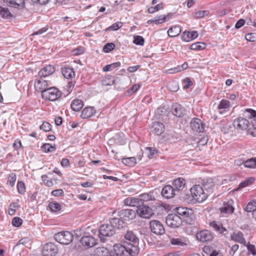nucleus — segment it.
Masks as SVG:
<instances>
[{"label":"nucleus","instance_id":"nucleus-1","mask_svg":"<svg viewBox=\"0 0 256 256\" xmlns=\"http://www.w3.org/2000/svg\"><path fill=\"white\" fill-rule=\"evenodd\" d=\"M114 250L116 256H137L140 251L134 246L131 248L130 244H116L114 246Z\"/></svg>","mask_w":256,"mask_h":256},{"label":"nucleus","instance_id":"nucleus-2","mask_svg":"<svg viewBox=\"0 0 256 256\" xmlns=\"http://www.w3.org/2000/svg\"><path fill=\"white\" fill-rule=\"evenodd\" d=\"M99 237L102 242H104L107 240V238L112 236L116 232L114 226L109 224H102L98 230Z\"/></svg>","mask_w":256,"mask_h":256},{"label":"nucleus","instance_id":"nucleus-3","mask_svg":"<svg viewBox=\"0 0 256 256\" xmlns=\"http://www.w3.org/2000/svg\"><path fill=\"white\" fill-rule=\"evenodd\" d=\"M190 192L194 198L198 202L204 201L208 197V194L206 192L202 186L196 184L190 189Z\"/></svg>","mask_w":256,"mask_h":256},{"label":"nucleus","instance_id":"nucleus-4","mask_svg":"<svg viewBox=\"0 0 256 256\" xmlns=\"http://www.w3.org/2000/svg\"><path fill=\"white\" fill-rule=\"evenodd\" d=\"M54 238L60 244L68 245L72 242L74 236L68 231H62L56 234Z\"/></svg>","mask_w":256,"mask_h":256},{"label":"nucleus","instance_id":"nucleus-5","mask_svg":"<svg viewBox=\"0 0 256 256\" xmlns=\"http://www.w3.org/2000/svg\"><path fill=\"white\" fill-rule=\"evenodd\" d=\"M60 96V92L54 87H51L42 90V96L45 100L54 101Z\"/></svg>","mask_w":256,"mask_h":256},{"label":"nucleus","instance_id":"nucleus-6","mask_svg":"<svg viewBox=\"0 0 256 256\" xmlns=\"http://www.w3.org/2000/svg\"><path fill=\"white\" fill-rule=\"evenodd\" d=\"M243 116L250 120V126L252 130L250 133L254 136H256V111L252 108H246L243 113Z\"/></svg>","mask_w":256,"mask_h":256},{"label":"nucleus","instance_id":"nucleus-7","mask_svg":"<svg viewBox=\"0 0 256 256\" xmlns=\"http://www.w3.org/2000/svg\"><path fill=\"white\" fill-rule=\"evenodd\" d=\"M125 240L128 241V242H125L126 244H130V247L136 248V249L140 251L138 244L140 240L137 236L136 234L132 230H128L124 235Z\"/></svg>","mask_w":256,"mask_h":256},{"label":"nucleus","instance_id":"nucleus-8","mask_svg":"<svg viewBox=\"0 0 256 256\" xmlns=\"http://www.w3.org/2000/svg\"><path fill=\"white\" fill-rule=\"evenodd\" d=\"M244 116L238 117L234 120L232 124L235 129L237 130H250V121Z\"/></svg>","mask_w":256,"mask_h":256},{"label":"nucleus","instance_id":"nucleus-9","mask_svg":"<svg viewBox=\"0 0 256 256\" xmlns=\"http://www.w3.org/2000/svg\"><path fill=\"white\" fill-rule=\"evenodd\" d=\"M166 222L168 226L172 228H178L182 224V218L176 214H168L166 218Z\"/></svg>","mask_w":256,"mask_h":256},{"label":"nucleus","instance_id":"nucleus-10","mask_svg":"<svg viewBox=\"0 0 256 256\" xmlns=\"http://www.w3.org/2000/svg\"><path fill=\"white\" fill-rule=\"evenodd\" d=\"M196 237L198 240L202 242H208L212 240L214 238L213 232L207 230H204L198 232Z\"/></svg>","mask_w":256,"mask_h":256},{"label":"nucleus","instance_id":"nucleus-11","mask_svg":"<svg viewBox=\"0 0 256 256\" xmlns=\"http://www.w3.org/2000/svg\"><path fill=\"white\" fill-rule=\"evenodd\" d=\"M136 211L139 216L144 218H150L154 214L152 210L146 204H140Z\"/></svg>","mask_w":256,"mask_h":256},{"label":"nucleus","instance_id":"nucleus-12","mask_svg":"<svg viewBox=\"0 0 256 256\" xmlns=\"http://www.w3.org/2000/svg\"><path fill=\"white\" fill-rule=\"evenodd\" d=\"M58 252V248L54 243L48 242L44 245L42 254L43 256H55Z\"/></svg>","mask_w":256,"mask_h":256},{"label":"nucleus","instance_id":"nucleus-13","mask_svg":"<svg viewBox=\"0 0 256 256\" xmlns=\"http://www.w3.org/2000/svg\"><path fill=\"white\" fill-rule=\"evenodd\" d=\"M150 228L152 233L157 235H162L165 232V229L162 224L156 220H152L150 223Z\"/></svg>","mask_w":256,"mask_h":256},{"label":"nucleus","instance_id":"nucleus-14","mask_svg":"<svg viewBox=\"0 0 256 256\" xmlns=\"http://www.w3.org/2000/svg\"><path fill=\"white\" fill-rule=\"evenodd\" d=\"M190 126L196 132H202L204 130L206 124L200 118H193L190 122Z\"/></svg>","mask_w":256,"mask_h":256},{"label":"nucleus","instance_id":"nucleus-15","mask_svg":"<svg viewBox=\"0 0 256 256\" xmlns=\"http://www.w3.org/2000/svg\"><path fill=\"white\" fill-rule=\"evenodd\" d=\"M136 212V210L130 209L122 210L118 212V216L124 220L129 221L135 218Z\"/></svg>","mask_w":256,"mask_h":256},{"label":"nucleus","instance_id":"nucleus-16","mask_svg":"<svg viewBox=\"0 0 256 256\" xmlns=\"http://www.w3.org/2000/svg\"><path fill=\"white\" fill-rule=\"evenodd\" d=\"M232 106L230 102L226 99L222 100L218 106V113L222 115L226 116Z\"/></svg>","mask_w":256,"mask_h":256},{"label":"nucleus","instance_id":"nucleus-17","mask_svg":"<svg viewBox=\"0 0 256 256\" xmlns=\"http://www.w3.org/2000/svg\"><path fill=\"white\" fill-rule=\"evenodd\" d=\"M176 214L180 216V217H181L182 220H185L187 222L188 220L187 218L192 215L193 210L187 208L178 207L176 208Z\"/></svg>","mask_w":256,"mask_h":256},{"label":"nucleus","instance_id":"nucleus-18","mask_svg":"<svg viewBox=\"0 0 256 256\" xmlns=\"http://www.w3.org/2000/svg\"><path fill=\"white\" fill-rule=\"evenodd\" d=\"M150 132L154 134L160 136L165 130V126L164 124L159 122H154L152 123L150 127Z\"/></svg>","mask_w":256,"mask_h":256},{"label":"nucleus","instance_id":"nucleus-19","mask_svg":"<svg viewBox=\"0 0 256 256\" xmlns=\"http://www.w3.org/2000/svg\"><path fill=\"white\" fill-rule=\"evenodd\" d=\"M81 244L86 248H91L96 244V240L93 236L90 235L84 236L81 238Z\"/></svg>","mask_w":256,"mask_h":256},{"label":"nucleus","instance_id":"nucleus-20","mask_svg":"<svg viewBox=\"0 0 256 256\" xmlns=\"http://www.w3.org/2000/svg\"><path fill=\"white\" fill-rule=\"evenodd\" d=\"M202 186L206 192L209 194L213 192V188L214 186V182L212 178L204 179L202 181Z\"/></svg>","mask_w":256,"mask_h":256},{"label":"nucleus","instance_id":"nucleus-21","mask_svg":"<svg viewBox=\"0 0 256 256\" xmlns=\"http://www.w3.org/2000/svg\"><path fill=\"white\" fill-rule=\"evenodd\" d=\"M4 3L8 6L22 9L24 6V0H2Z\"/></svg>","mask_w":256,"mask_h":256},{"label":"nucleus","instance_id":"nucleus-22","mask_svg":"<svg viewBox=\"0 0 256 256\" xmlns=\"http://www.w3.org/2000/svg\"><path fill=\"white\" fill-rule=\"evenodd\" d=\"M161 194L164 198L169 199L172 198L176 193L172 186L166 185L162 188Z\"/></svg>","mask_w":256,"mask_h":256},{"label":"nucleus","instance_id":"nucleus-23","mask_svg":"<svg viewBox=\"0 0 256 256\" xmlns=\"http://www.w3.org/2000/svg\"><path fill=\"white\" fill-rule=\"evenodd\" d=\"M172 112L174 116L178 118H182L186 114L184 108L178 103L172 104Z\"/></svg>","mask_w":256,"mask_h":256},{"label":"nucleus","instance_id":"nucleus-24","mask_svg":"<svg viewBox=\"0 0 256 256\" xmlns=\"http://www.w3.org/2000/svg\"><path fill=\"white\" fill-rule=\"evenodd\" d=\"M233 202L232 200L228 202H224V204L220 210L222 214H231L234 211V208L232 206Z\"/></svg>","mask_w":256,"mask_h":256},{"label":"nucleus","instance_id":"nucleus-25","mask_svg":"<svg viewBox=\"0 0 256 256\" xmlns=\"http://www.w3.org/2000/svg\"><path fill=\"white\" fill-rule=\"evenodd\" d=\"M173 188L175 192H178L182 190L185 187V180L182 178H179L175 180L173 182Z\"/></svg>","mask_w":256,"mask_h":256},{"label":"nucleus","instance_id":"nucleus-26","mask_svg":"<svg viewBox=\"0 0 256 256\" xmlns=\"http://www.w3.org/2000/svg\"><path fill=\"white\" fill-rule=\"evenodd\" d=\"M210 226L212 227L214 230L218 232L220 234H222L224 235H226L227 230L223 227L222 224L216 221H212L210 223Z\"/></svg>","mask_w":256,"mask_h":256},{"label":"nucleus","instance_id":"nucleus-27","mask_svg":"<svg viewBox=\"0 0 256 256\" xmlns=\"http://www.w3.org/2000/svg\"><path fill=\"white\" fill-rule=\"evenodd\" d=\"M96 113V110L94 107L87 106L82 110L80 116L84 119L88 118L93 116Z\"/></svg>","mask_w":256,"mask_h":256},{"label":"nucleus","instance_id":"nucleus-28","mask_svg":"<svg viewBox=\"0 0 256 256\" xmlns=\"http://www.w3.org/2000/svg\"><path fill=\"white\" fill-rule=\"evenodd\" d=\"M140 200L141 204H145L144 202L155 200V196L153 192L144 193L140 195Z\"/></svg>","mask_w":256,"mask_h":256},{"label":"nucleus","instance_id":"nucleus-29","mask_svg":"<svg viewBox=\"0 0 256 256\" xmlns=\"http://www.w3.org/2000/svg\"><path fill=\"white\" fill-rule=\"evenodd\" d=\"M198 36V34L196 31L184 32L182 35V39L183 41L188 42L196 38Z\"/></svg>","mask_w":256,"mask_h":256},{"label":"nucleus","instance_id":"nucleus-30","mask_svg":"<svg viewBox=\"0 0 256 256\" xmlns=\"http://www.w3.org/2000/svg\"><path fill=\"white\" fill-rule=\"evenodd\" d=\"M55 71V68L52 65H48L42 68L38 72L40 76L46 77L52 74Z\"/></svg>","mask_w":256,"mask_h":256},{"label":"nucleus","instance_id":"nucleus-31","mask_svg":"<svg viewBox=\"0 0 256 256\" xmlns=\"http://www.w3.org/2000/svg\"><path fill=\"white\" fill-rule=\"evenodd\" d=\"M231 240L234 242L240 243L244 245H246V242L244 237V235L241 232H233L230 236Z\"/></svg>","mask_w":256,"mask_h":256},{"label":"nucleus","instance_id":"nucleus-32","mask_svg":"<svg viewBox=\"0 0 256 256\" xmlns=\"http://www.w3.org/2000/svg\"><path fill=\"white\" fill-rule=\"evenodd\" d=\"M124 204L126 206L136 207V209L141 204L140 198H128L124 200Z\"/></svg>","mask_w":256,"mask_h":256},{"label":"nucleus","instance_id":"nucleus-33","mask_svg":"<svg viewBox=\"0 0 256 256\" xmlns=\"http://www.w3.org/2000/svg\"><path fill=\"white\" fill-rule=\"evenodd\" d=\"M109 222L114 226L115 230L116 228H122L125 225L124 220L120 217L112 218L110 220Z\"/></svg>","mask_w":256,"mask_h":256},{"label":"nucleus","instance_id":"nucleus-34","mask_svg":"<svg viewBox=\"0 0 256 256\" xmlns=\"http://www.w3.org/2000/svg\"><path fill=\"white\" fill-rule=\"evenodd\" d=\"M61 72L63 76L68 79H70L75 76V73L72 68L64 67L61 68Z\"/></svg>","mask_w":256,"mask_h":256},{"label":"nucleus","instance_id":"nucleus-35","mask_svg":"<svg viewBox=\"0 0 256 256\" xmlns=\"http://www.w3.org/2000/svg\"><path fill=\"white\" fill-rule=\"evenodd\" d=\"M181 32V28L179 26H174L170 28L168 34L170 37H176L178 36Z\"/></svg>","mask_w":256,"mask_h":256},{"label":"nucleus","instance_id":"nucleus-36","mask_svg":"<svg viewBox=\"0 0 256 256\" xmlns=\"http://www.w3.org/2000/svg\"><path fill=\"white\" fill-rule=\"evenodd\" d=\"M84 106V102L82 100L79 99L74 100L71 103L70 106L74 111H79Z\"/></svg>","mask_w":256,"mask_h":256},{"label":"nucleus","instance_id":"nucleus-37","mask_svg":"<svg viewBox=\"0 0 256 256\" xmlns=\"http://www.w3.org/2000/svg\"><path fill=\"white\" fill-rule=\"evenodd\" d=\"M0 16L5 19H11L14 18L13 14L10 12L9 10L7 8L0 6Z\"/></svg>","mask_w":256,"mask_h":256},{"label":"nucleus","instance_id":"nucleus-38","mask_svg":"<svg viewBox=\"0 0 256 256\" xmlns=\"http://www.w3.org/2000/svg\"><path fill=\"white\" fill-rule=\"evenodd\" d=\"M42 182L46 186L50 187L54 184H57V180L56 178H51L49 180L46 174H44L42 176Z\"/></svg>","mask_w":256,"mask_h":256},{"label":"nucleus","instance_id":"nucleus-39","mask_svg":"<svg viewBox=\"0 0 256 256\" xmlns=\"http://www.w3.org/2000/svg\"><path fill=\"white\" fill-rule=\"evenodd\" d=\"M170 243L173 246H183L186 245L185 242L181 238H170Z\"/></svg>","mask_w":256,"mask_h":256},{"label":"nucleus","instance_id":"nucleus-40","mask_svg":"<svg viewBox=\"0 0 256 256\" xmlns=\"http://www.w3.org/2000/svg\"><path fill=\"white\" fill-rule=\"evenodd\" d=\"M114 82L115 80L114 76L108 75L102 80V84L103 86H108L114 84Z\"/></svg>","mask_w":256,"mask_h":256},{"label":"nucleus","instance_id":"nucleus-41","mask_svg":"<svg viewBox=\"0 0 256 256\" xmlns=\"http://www.w3.org/2000/svg\"><path fill=\"white\" fill-rule=\"evenodd\" d=\"M206 48V44L202 42H197L191 44L190 48L192 50H202Z\"/></svg>","mask_w":256,"mask_h":256},{"label":"nucleus","instance_id":"nucleus-42","mask_svg":"<svg viewBox=\"0 0 256 256\" xmlns=\"http://www.w3.org/2000/svg\"><path fill=\"white\" fill-rule=\"evenodd\" d=\"M122 162L126 166H132L136 164V159L134 157L124 158L122 159Z\"/></svg>","mask_w":256,"mask_h":256},{"label":"nucleus","instance_id":"nucleus-43","mask_svg":"<svg viewBox=\"0 0 256 256\" xmlns=\"http://www.w3.org/2000/svg\"><path fill=\"white\" fill-rule=\"evenodd\" d=\"M244 164V166L246 168H256V158H252L246 160Z\"/></svg>","mask_w":256,"mask_h":256},{"label":"nucleus","instance_id":"nucleus-44","mask_svg":"<svg viewBox=\"0 0 256 256\" xmlns=\"http://www.w3.org/2000/svg\"><path fill=\"white\" fill-rule=\"evenodd\" d=\"M120 65H121V64L120 62H114L112 64H108V65L106 66H104L102 68V70L104 72L111 71L115 68L120 67Z\"/></svg>","mask_w":256,"mask_h":256},{"label":"nucleus","instance_id":"nucleus-45","mask_svg":"<svg viewBox=\"0 0 256 256\" xmlns=\"http://www.w3.org/2000/svg\"><path fill=\"white\" fill-rule=\"evenodd\" d=\"M254 180H255V179L254 178L250 177V178H248L247 179H246V180H244V181L241 182L238 185V188H245V187L249 186L250 184H252V183H253L254 182Z\"/></svg>","mask_w":256,"mask_h":256},{"label":"nucleus","instance_id":"nucleus-46","mask_svg":"<svg viewBox=\"0 0 256 256\" xmlns=\"http://www.w3.org/2000/svg\"><path fill=\"white\" fill-rule=\"evenodd\" d=\"M47 82L45 80L41 81L38 80L35 84V88L38 89L42 92V90L48 89Z\"/></svg>","mask_w":256,"mask_h":256},{"label":"nucleus","instance_id":"nucleus-47","mask_svg":"<svg viewBox=\"0 0 256 256\" xmlns=\"http://www.w3.org/2000/svg\"><path fill=\"white\" fill-rule=\"evenodd\" d=\"M146 150L148 151L147 155L150 159L154 158V156L158 153V150L154 148H146Z\"/></svg>","mask_w":256,"mask_h":256},{"label":"nucleus","instance_id":"nucleus-48","mask_svg":"<svg viewBox=\"0 0 256 256\" xmlns=\"http://www.w3.org/2000/svg\"><path fill=\"white\" fill-rule=\"evenodd\" d=\"M48 207L51 211L54 212H58L61 209L60 205L58 203L54 202L49 204Z\"/></svg>","mask_w":256,"mask_h":256},{"label":"nucleus","instance_id":"nucleus-49","mask_svg":"<svg viewBox=\"0 0 256 256\" xmlns=\"http://www.w3.org/2000/svg\"><path fill=\"white\" fill-rule=\"evenodd\" d=\"M254 200L250 202L244 208V210L247 212H252L253 216L254 212L256 211V206L254 204Z\"/></svg>","mask_w":256,"mask_h":256},{"label":"nucleus","instance_id":"nucleus-50","mask_svg":"<svg viewBox=\"0 0 256 256\" xmlns=\"http://www.w3.org/2000/svg\"><path fill=\"white\" fill-rule=\"evenodd\" d=\"M42 150L45 152H52L56 149L55 145L54 146L49 144H45L42 147Z\"/></svg>","mask_w":256,"mask_h":256},{"label":"nucleus","instance_id":"nucleus-51","mask_svg":"<svg viewBox=\"0 0 256 256\" xmlns=\"http://www.w3.org/2000/svg\"><path fill=\"white\" fill-rule=\"evenodd\" d=\"M168 88L170 91L176 92L178 90V84L176 82H170L167 86Z\"/></svg>","mask_w":256,"mask_h":256},{"label":"nucleus","instance_id":"nucleus-52","mask_svg":"<svg viewBox=\"0 0 256 256\" xmlns=\"http://www.w3.org/2000/svg\"><path fill=\"white\" fill-rule=\"evenodd\" d=\"M19 208V204L16 202H14L10 205L8 208V213L10 215H14L16 208Z\"/></svg>","mask_w":256,"mask_h":256},{"label":"nucleus","instance_id":"nucleus-53","mask_svg":"<svg viewBox=\"0 0 256 256\" xmlns=\"http://www.w3.org/2000/svg\"><path fill=\"white\" fill-rule=\"evenodd\" d=\"M17 188L20 194H24L26 190L24 184L22 181H18L17 184Z\"/></svg>","mask_w":256,"mask_h":256},{"label":"nucleus","instance_id":"nucleus-54","mask_svg":"<svg viewBox=\"0 0 256 256\" xmlns=\"http://www.w3.org/2000/svg\"><path fill=\"white\" fill-rule=\"evenodd\" d=\"M115 48V44L112 42L108 43L103 48V50L105 52H109Z\"/></svg>","mask_w":256,"mask_h":256},{"label":"nucleus","instance_id":"nucleus-55","mask_svg":"<svg viewBox=\"0 0 256 256\" xmlns=\"http://www.w3.org/2000/svg\"><path fill=\"white\" fill-rule=\"evenodd\" d=\"M144 38L140 36H134V43L136 45L143 46L144 44Z\"/></svg>","mask_w":256,"mask_h":256},{"label":"nucleus","instance_id":"nucleus-56","mask_svg":"<svg viewBox=\"0 0 256 256\" xmlns=\"http://www.w3.org/2000/svg\"><path fill=\"white\" fill-rule=\"evenodd\" d=\"M16 174L14 173L10 174L8 180V184H9L11 186H13L16 182Z\"/></svg>","mask_w":256,"mask_h":256},{"label":"nucleus","instance_id":"nucleus-57","mask_svg":"<svg viewBox=\"0 0 256 256\" xmlns=\"http://www.w3.org/2000/svg\"><path fill=\"white\" fill-rule=\"evenodd\" d=\"M40 128L44 132H49L51 130L52 126L50 123L44 122L40 126Z\"/></svg>","mask_w":256,"mask_h":256},{"label":"nucleus","instance_id":"nucleus-58","mask_svg":"<svg viewBox=\"0 0 256 256\" xmlns=\"http://www.w3.org/2000/svg\"><path fill=\"white\" fill-rule=\"evenodd\" d=\"M209 14L208 10H200L194 14V16L197 18H202Z\"/></svg>","mask_w":256,"mask_h":256},{"label":"nucleus","instance_id":"nucleus-59","mask_svg":"<svg viewBox=\"0 0 256 256\" xmlns=\"http://www.w3.org/2000/svg\"><path fill=\"white\" fill-rule=\"evenodd\" d=\"M12 224L16 227H18L22 224V220L18 217H15L12 220Z\"/></svg>","mask_w":256,"mask_h":256},{"label":"nucleus","instance_id":"nucleus-60","mask_svg":"<svg viewBox=\"0 0 256 256\" xmlns=\"http://www.w3.org/2000/svg\"><path fill=\"white\" fill-rule=\"evenodd\" d=\"M193 84L192 82L188 78H186L183 81V88L184 89H187L190 88Z\"/></svg>","mask_w":256,"mask_h":256},{"label":"nucleus","instance_id":"nucleus-61","mask_svg":"<svg viewBox=\"0 0 256 256\" xmlns=\"http://www.w3.org/2000/svg\"><path fill=\"white\" fill-rule=\"evenodd\" d=\"M122 24L120 22H116L110 26L108 30H116L122 26Z\"/></svg>","mask_w":256,"mask_h":256},{"label":"nucleus","instance_id":"nucleus-62","mask_svg":"<svg viewBox=\"0 0 256 256\" xmlns=\"http://www.w3.org/2000/svg\"><path fill=\"white\" fill-rule=\"evenodd\" d=\"M84 48L82 46H78V48L72 50V54L74 55L78 56L84 52Z\"/></svg>","mask_w":256,"mask_h":256},{"label":"nucleus","instance_id":"nucleus-63","mask_svg":"<svg viewBox=\"0 0 256 256\" xmlns=\"http://www.w3.org/2000/svg\"><path fill=\"white\" fill-rule=\"evenodd\" d=\"M166 16H158L155 17V24H159L162 23H164L166 22Z\"/></svg>","mask_w":256,"mask_h":256},{"label":"nucleus","instance_id":"nucleus-64","mask_svg":"<svg viewBox=\"0 0 256 256\" xmlns=\"http://www.w3.org/2000/svg\"><path fill=\"white\" fill-rule=\"evenodd\" d=\"M188 68V64L187 62H184L182 66H178L177 68H175L174 72H180L182 70H186Z\"/></svg>","mask_w":256,"mask_h":256}]
</instances>
